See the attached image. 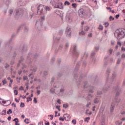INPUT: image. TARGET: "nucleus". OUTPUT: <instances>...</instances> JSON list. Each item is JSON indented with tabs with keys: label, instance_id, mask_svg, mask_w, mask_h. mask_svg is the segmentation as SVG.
<instances>
[{
	"label": "nucleus",
	"instance_id": "obj_59",
	"mask_svg": "<svg viewBox=\"0 0 125 125\" xmlns=\"http://www.w3.org/2000/svg\"><path fill=\"white\" fill-rule=\"evenodd\" d=\"M88 37H92V33H90L89 34H88Z\"/></svg>",
	"mask_w": 125,
	"mask_h": 125
},
{
	"label": "nucleus",
	"instance_id": "obj_38",
	"mask_svg": "<svg viewBox=\"0 0 125 125\" xmlns=\"http://www.w3.org/2000/svg\"><path fill=\"white\" fill-rule=\"evenodd\" d=\"M3 84H6L7 83V82H6V80L4 79L3 81H2Z\"/></svg>",
	"mask_w": 125,
	"mask_h": 125
},
{
	"label": "nucleus",
	"instance_id": "obj_26",
	"mask_svg": "<svg viewBox=\"0 0 125 125\" xmlns=\"http://www.w3.org/2000/svg\"><path fill=\"white\" fill-rule=\"evenodd\" d=\"M84 31H88V30H89V27L87 26H85L84 28Z\"/></svg>",
	"mask_w": 125,
	"mask_h": 125
},
{
	"label": "nucleus",
	"instance_id": "obj_22",
	"mask_svg": "<svg viewBox=\"0 0 125 125\" xmlns=\"http://www.w3.org/2000/svg\"><path fill=\"white\" fill-rule=\"evenodd\" d=\"M26 99H27L26 102L27 103L29 102V101H32V98L31 97H27Z\"/></svg>",
	"mask_w": 125,
	"mask_h": 125
},
{
	"label": "nucleus",
	"instance_id": "obj_40",
	"mask_svg": "<svg viewBox=\"0 0 125 125\" xmlns=\"http://www.w3.org/2000/svg\"><path fill=\"white\" fill-rule=\"evenodd\" d=\"M113 49H110L109 50V52L110 54H112L113 53Z\"/></svg>",
	"mask_w": 125,
	"mask_h": 125
},
{
	"label": "nucleus",
	"instance_id": "obj_58",
	"mask_svg": "<svg viewBox=\"0 0 125 125\" xmlns=\"http://www.w3.org/2000/svg\"><path fill=\"white\" fill-rule=\"evenodd\" d=\"M89 105H91V103L90 102L87 104L86 107H89Z\"/></svg>",
	"mask_w": 125,
	"mask_h": 125
},
{
	"label": "nucleus",
	"instance_id": "obj_24",
	"mask_svg": "<svg viewBox=\"0 0 125 125\" xmlns=\"http://www.w3.org/2000/svg\"><path fill=\"white\" fill-rule=\"evenodd\" d=\"M90 120V118L87 117L84 118V122H87V123H88V121Z\"/></svg>",
	"mask_w": 125,
	"mask_h": 125
},
{
	"label": "nucleus",
	"instance_id": "obj_45",
	"mask_svg": "<svg viewBox=\"0 0 125 125\" xmlns=\"http://www.w3.org/2000/svg\"><path fill=\"white\" fill-rule=\"evenodd\" d=\"M45 12H46L47 10L49 11V7L46 6V7L45 8Z\"/></svg>",
	"mask_w": 125,
	"mask_h": 125
},
{
	"label": "nucleus",
	"instance_id": "obj_1",
	"mask_svg": "<svg viewBox=\"0 0 125 125\" xmlns=\"http://www.w3.org/2000/svg\"><path fill=\"white\" fill-rule=\"evenodd\" d=\"M115 36L118 40H121L123 38H125V29H119L116 30L114 33Z\"/></svg>",
	"mask_w": 125,
	"mask_h": 125
},
{
	"label": "nucleus",
	"instance_id": "obj_11",
	"mask_svg": "<svg viewBox=\"0 0 125 125\" xmlns=\"http://www.w3.org/2000/svg\"><path fill=\"white\" fill-rule=\"evenodd\" d=\"M115 108V104L114 103H112L111 104V107H110V112L111 113H113L114 112V109Z\"/></svg>",
	"mask_w": 125,
	"mask_h": 125
},
{
	"label": "nucleus",
	"instance_id": "obj_35",
	"mask_svg": "<svg viewBox=\"0 0 125 125\" xmlns=\"http://www.w3.org/2000/svg\"><path fill=\"white\" fill-rule=\"evenodd\" d=\"M103 90L104 92H106V91H108V88H103Z\"/></svg>",
	"mask_w": 125,
	"mask_h": 125
},
{
	"label": "nucleus",
	"instance_id": "obj_14",
	"mask_svg": "<svg viewBox=\"0 0 125 125\" xmlns=\"http://www.w3.org/2000/svg\"><path fill=\"white\" fill-rule=\"evenodd\" d=\"M58 8L63 9V3L62 2L60 3L59 5L58 6Z\"/></svg>",
	"mask_w": 125,
	"mask_h": 125
},
{
	"label": "nucleus",
	"instance_id": "obj_31",
	"mask_svg": "<svg viewBox=\"0 0 125 125\" xmlns=\"http://www.w3.org/2000/svg\"><path fill=\"white\" fill-rule=\"evenodd\" d=\"M9 101H10V100L4 101V100H2V103H3V104H5L6 103V102H9Z\"/></svg>",
	"mask_w": 125,
	"mask_h": 125
},
{
	"label": "nucleus",
	"instance_id": "obj_41",
	"mask_svg": "<svg viewBox=\"0 0 125 125\" xmlns=\"http://www.w3.org/2000/svg\"><path fill=\"white\" fill-rule=\"evenodd\" d=\"M23 80H24V81H26V80H28V76H23Z\"/></svg>",
	"mask_w": 125,
	"mask_h": 125
},
{
	"label": "nucleus",
	"instance_id": "obj_56",
	"mask_svg": "<svg viewBox=\"0 0 125 125\" xmlns=\"http://www.w3.org/2000/svg\"><path fill=\"white\" fill-rule=\"evenodd\" d=\"M57 103H58L60 104H61V101L60 100V99L57 100Z\"/></svg>",
	"mask_w": 125,
	"mask_h": 125
},
{
	"label": "nucleus",
	"instance_id": "obj_46",
	"mask_svg": "<svg viewBox=\"0 0 125 125\" xmlns=\"http://www.w3.org/2000/svg\"><path fill=\"white\" fill-rule=\"evenodd\" d=\"M60 121H62V122H64V118L62 117H60L59 118Z\"/></svg>",
	"mask_w": 125,
	"mask_h": 125
},
{
	"label": "nucleus",
	"instance_id": "obj_61",
	"mask_svg": "<svg viewBox=\"0 0 125 125\" xmlns=\"http://www.w3.org/2000/svg\"><path fill=\"white\" fill-rule=\"evenodd\" d=\"M121 50H122V51H125V48L124 47H122V48H121Z\"/></svg>",
	"mask_w": 125,
	"mask_h": 125
},
{
	"label": "nucleus",
	"instance_id": "obj_53",
	"mask_svg": "<svg viewBox=\"0 0 125 125\" xmlns=\"http://www.w3.org/2000/svg\"><path fill=\"white\" fill-rule=\"evenodd\" d=\"M56 109H58V110H59V111L61 110V109H60V106H56Z\"/></svg>",
	"mask_w": 125,
	"mask_h": 125
},
{
	"label": "nucleus",
	"instance_id": "obj_50",
	"mask_svg": "<svg viewBox=\"0 0 125 125\" xmlns=\"http://www.w3.org/2000/svg\"><path fill=\"white\" fill-rule=\"evenodd\" d=\"M8 67H9V65L7 63H6L5 66V69H7V68H8Z\"/></svg>",
	"mask_w": 125,
	"mask_h": 125
},
{
	"label": "nucleus",
	"instance_id": "obj_32",
	"mask_svg": "<svg viewBox=\"0 0 125 125\" xmlns=\"http://www.w3.org/2000/svg\"><path fill=\"white\" fill-rule=\"evenodd\" d=\"M63 108H65V109H67L68 108V104H63Z\"/></svg>",
	"mask_w": 125,
	"mask_h": 125
},
{
	"label": "nucleus",
	"instance_id": "obj_21",
	"mask_svg": "<svg viewBox=\"0 0 125 125\" xmlns=\"http://www.w3.org/2000/svg\"><path fill=\"white\" fill-rule=\"evenodd\" d=\"M7 114L10 115V114H12V110L11 109H9L8 111H7Z\"/></svg>",
	"mask_w": 125,
	"mask_h": 125
},
{
	"label": "nucleus",
	"instance_id": "obj_3",
	"mask_svg": "<svg viewBox=\"0 0 125 125\" xmlns=\"http://www.w3.org/2000/svg\"><path fill=\"white\" fill-rule=\"evenodd\" d=\"M59 91V88L57 87V86H54L52 88H51L50 91L51 93L54 94H58V91Z\"/></svg>",
	"mask_w": 125,
	"mask_h": 125
},
{
	"label": "nucleus",
	"instance_id": "obj_47",
	"mask_svg": "<svg viewBox=\"0 0 125 125\" xmlns=\"http://www.w3.org/2000/svg\"><path fill=\"white\" fill-rule=\"evenodd\" d=\"M116 102H117V103H119V102H121V99H117L116 100Z\"/></svg>",
	"mask_w": 125,
	"mask_h": 125
},
{
	"label": "nucleus",
	"instance_id": "obj_23",
	"mask_svg": "<svg viewBox=\"0 0 125 125\" xmlns=\"http://www.w3.org/2000/svg\"><path fill=\"white\" fill-rule=\"evenodd\" d=\"M122 124H123V122H120V121H117V122L116 123V125H122Z\"/></svg>",
	"mask_w": 125,
	"mask_h": 125
},
{
	"label": "nucleus",
	"instance_id": "obj_34",
	"mask_svg": "<svg viewBox=\"0 0 125 125\" xmlns=\"http://www.w3.org/2000/svg\"><path fill=\"white\" fill-rule=\"evenodd\" d=\"M109 20H110V21H113L115 20V18H113V17H112V16H110L109 17Z\"/></svg>",
	"mask_w": 125,
	"mask_h": 125
},
{
	"label": "nucleus",
	"instance_id": "obj_27",
	"mask_svg": "<svg viewBox=\"0 0 125 125\" xmlns=\"http://www.w3.org/2000/svg\"><path fill=\"white\" fill-rule=\"evenodd\" d=\"M98 102H99V99H98V98H96V99H95V101H94V103H95V104H97V103H98Z\"/></svg>",
	"mask_w": 125,
	"mask_h": 125
},
{
	"label": "nucleus",
	"instance_id": "obj_18",
	"mask_svg": "<svg viewBox=\"0 0 125 125\" xmlns=\"http://www.w3.org/2000/svg\"><path fill=\"white\" fill-rule=\"evenodd\" d=\"M86 115H91L92 113L91 111H89V109H87L86 110Z\"/></svg>",
	"mask_w": 125,
	"mask_h": 125
},
{
	"label": "nucleus",
	"instance_id": "obj_6",
	"mask_svg": "<svg viewBox=\"0 0 125 125\" xmlns=\"http://www.w3.org/2000/svg\"><path fill=\"white\" fill-rule=\"evenodd\" d=\"M71 28L69 27H67L66 30V37L67 38H70L71 37Z\"/></svg>",
	"mask_w": 125,
	"mask_h": 125
},
{
	"label": "nucleus",
	"instance_id": "obj_17",
	"mask_svg": "<svg viewBox=\"0 0 125 125\" xmlns=\"http://www.w3.org/2000/svg\"><path fill=\"white\" fill-rule=\"evenodd\" d=\"M79 35L84 36V35H85V32L83 30H82V31L79 32Z\"/></svg>",
	"mask_w": 125,
	"mask_h": 125
},
{
	"label": "nucleus",
	"instance_id": "obj_43",
	"mask_svg": "<svg viewBox=\"0 0 125 125\" xmlns=\"http://www.w3.org/2000/svg\"><path fill=\"white\" fill-rule=\"evenodd\" d=\"M34 103H38V101L37 100V98H34L33 100Z\"/></svg>",
	"mask_w": 125,
	"mask_h": 125
},
{
	"label": "nucleus",
	"instance_id": "obj_9",
	"mask_svg": "<svg viewBox=\"0 0 125 125\" xmlns=\"http://www.w3.org/2000/svg\"><path fill=\"white\" fill-rule=\"evenodd\" d=\"M64 90L63 88L61 89L60 90L59 89V91H58V94L57 95L59 96H62L63 95V93H64Z\"/></svg>",
	"mask_w": 125,
	"mask_h": 125
},
{
	"label": "nucleus",
	"instance_id": "obj_25",
	"mask_svg": "<svg viewBox=\"0 0 125 125\" xmlns=\"http://www.w3.org/2000/svg\"><path fill=\"white\" fill-rule=\"evenodd\" d=\"M6 114V110H3L2 111V113H1V115H2L3 116H4Z\"/></svg>",
	"mask_w": 125,
	"mask_h": 125
},
{
	"label": "nucleus",
	"instance_id": "obj_4",
	"mask_svg": "<svg viewBox=\"0 0 125 125\" xmlns=\"http://www.w3.org/2000/svg\"><path fill=\"white\" fill-rule=\"evenodd\" d=\"M78 12L81 17H83L86 14V11L83 9H80Z\"/></svg>",
	"mask_w": 125,
	"mask_h": 125
},
{
	"label": "nucleus",
	"instance_id": "obj_8",
	"mask_svg": "<svg viewBox=\"0 0 125 125\" xmlns=\"http://www.w3.org/2000/svg\"><path fill=\"white\" fill-rule=\"evenodd\" d=\"M106 121V118L105 116H103L102 117V119L101 120V124L100 125H105V121Z\"/></svg>",
	"mask_w": 125,
	"mask_h": 125
},
{
	"label": "nucleus",
	"instance_id": "obj_63",
	"mask_svg": "<svg viewBox=\"0 0 125 125\" xmlns=\"http://www.w3.org/2000/svg\"><path fill=\"white\" fill-rule=\"evenodd\" d=\"M18 123H19V121H17L16 122L15 125H20V124H18Z\"/></svg>",
	"mask_w": 125,
	"mask_h": 125
},
{
	"label": "nucleus",
	"instance_id": "obj_44",
	"mask_svg": "<svg viewBox=\"0 0 125 125\" xmlns=\"http://www.w3.org/2000/svg\"><path fill=\"white\" fill-rule=\"evenodd\" d=\"M121 59L119 58L117 62V64H120V63H121Z\"/></svg>",
	"mask_w": 125,
	"mask_h": 125
},
{
	"label": "nucleus",
	"instance_id": "obj_49",
	"mask_svg": "<svg viewBox=\"0 0 125 125\" xmlns=\"http://www.w3.org/2000/svg\"><path fill=\"white\" fill-rule=\"evenodd\" d=\"M15 100L16 102H17V103H19V101H20V98L19 99V100H17V98H16Z\"/></svg>",
	"mask_w": 125,
	"mask_h": 125
},
{
	"label": "nucleus",
	"instance_id": "obj_36",
	"mask_svg": "<svg viewBox=\"0 0 125 125\" xmlns=\"http://www.w3.org/2000/svg\"><path fill=\"white\" fill-rule=\"evenodd\" d=\"M29 121V119H25L24 120V123H26V124H30V122H28Z\"/></svg>",
	"mask_w": 125,
	"mask_h": 125
},
{
	"label": "nucleus",
	"instance_id": "obj_20",
	"mask_svg": "<svg viewBox=\"0 0 125 125\" xmlns=\"http://www.w3.org/2000/svg\"><path fill=\"white\" fill-rule=\"evenodd\" d=\"M104 28V27H103V26H102V25L100 24L99 26V30L102 31V30H103Z\"/></svg>",
	"mask_w": 125,
	"mask_h": 125
},
{
	"label": "nucleus",
	"instance_id": "obj_13",
	"mask_svg": "<svg viewBox=\"0 0 125 125\" xmlns=\"http://www.w3.org/2000/svg\"><path fill=\"white\" fill-rule=\"evenodd\" d=\"M88 56V53L85 52L84 53V55L83 57L82 58V59H86V58Z\"/></svg>",
	"mask_w": 125,
	"mask_h": 125
},
{
	"label": "nucleus",
	"instance_id": "obj_10",
	"mask_svg": "<svg viewBox=\"0 0 125 125\" xmlns=\"http://www.w3.org/2000/svg\"><path fill=\"white\" fill-rule=\"evenodd\" d=\"M63 118L65 120V121H70V119H71V116H70V115H69L68 114H64Z\"/></svg>",
	"mask_w": 125,
	"mask_h": 125
},
{
	"label": "nucleus",
	"instance_id": "obj_28",
	"mask_svg": "<svg viewBox=\"0 0 125 125\" xmlns=\"http://www.w3.org/2000/svg\"><path fill=\"white\" fill-rule=\"evenodd\" d=\"M64 5H70V2L68 1H65L64 2Z\"/></svg>",
	"mask_w": 125,
	"mask_h": 125
},
{
	"label": "nucleus",
	"instance_id": "obj_2",
	"mask_svg": "<svg viewBox=\"0 0 125 125\" xmlns=\"http://www.w3.org/2000/svg\"><path fill=\"white\" fill-rule=\"evenodd\" d=\"M37 12L39 14H41V13H42V14H44L45 13V8H44V6L42 5H39L38 7V11Z\"/></svg>",
	"mask_w": 125,
	"mask_h": 125
},
{
	"label": "nucleus",
	"instance_id": "obj_12",
	"mask_svg": "<svg viewBox=\"0 0 125 125\" xmlns=\"http://www.w3.org/2000/svg\"><path fill=\"white\" fill-rule=\"evenodd\" d=\"M93 90H94L93 86H90L89 87V92H90V93H93Z\"/></svg>",
	"mask_w": 125,
	"mask_h": 125
},
{
	"label": "nucleus",
	"instance_id": "obj_54",
	"mask_svg": "<svg viewBox=\"0 0 125 125\" xmlns=\"http://www.w3.org/2000/svg\"><path fill=\"white\" fill-rule=\"evenodd\" d=\"M122 58H125V53H123L121 56Z\"/></svg>",
	"mask_w": 125,
	"mask_h": 125
},
{
	"label": "nucleus",
	"instance_id": "obj_30",
	"mask_svg": "<svg viewBox=\"0 0 125 125\" xmlns=\"http://www.w3.org/2000/svg\"><path fill=\"white\" fill-rule=\"evenodd\" d=\"M20 106L22 107V108H24V107H25V104L23 103H21L20 104Z\"/></svg>",
	"mask_w": 125,
	"mask_h": 125
},
{
	"label": "nucleus",
	"instance_id": "obj_15",
	"mask_svg": "<svg viewBox=\"0 0 125 125\" xmlns=\"http://www.w3.org/2000/svg\"><path fill=\"white\" fill-rule=\"evenodd\" d=\"M20 14H21V13H20V12H19V10H16L15 15H16V16H17V15H19Z\"/></svg>",
	"mask_w": 125,
	"mask_h": 125
},
{
	"label": "nucleus",
	"instance_id": "obj_42",
	"mask_svg": "<svg viewBox=\"0 0 125 125\" xmlns=\"http://www.w3.org/2000/svg\"><path fill=\"white\" fill-rule=\"evenodd\" d=\"M97 93L98 95H100V94H102V92L101 91H98Z\"/></svg>",
	"mask_w": 125,
	"mask_h": 125
},
{
	"label": "nucleus",
	"instance_id": "obj_16",
	"mask_svg": "<svg viewBox=\"0 0 125 125\" xmlns=\"http://www.w3.org/2000/svg\"><path fill=\"white\" fill-rule=\"evenodd\" d=\"M65 20L68 21V22H70V16L69 15H67L65 17Z\"/></svg>",
	"mask_w": 125,
	"mask_h": 125
},
{
	"label": "nucleus",
	"instance_id": "obj_51",
	"mask_svg": "<svg viewBox=\"0 0 125 125\" xmlns=\"http://www.w3.org/2000/svg\"><path fill=\"white\" fill-rule=\"evenodd\" d=\"M49 117H51L50 120H51V121H52V120H53V115H49Z\"/></svg>",
	"mask_w": 125,
	"mask_h": 125
},
{
	"label": "nucleus",
	"instance_id": "obj_19",
	"mask_svg": "<svg viewBox=\"0 0 125 125\" xmlns=\"http://www.w3.org/2000/svg\"><path fill=\"white\" fill-rule=\"evenodd\" d=\"M28 76L30 78L31 80H33V79H34V75H33V73H30Z\"/></svg>",
	"mask_w": 125,
	"mask_h": 125
},
{
	"label": "nucleus",
	"instance_id": "obj_39",
	"mask_svg": "<svg viewBox=\"0 0 125 125\" xmlns=\"http://www.w3.org/2000/svg\"><path fill=\"white\" fill-rule=\"evenodd\" d=\"M72 124H73V125H76V124H77V122L76 121V120H73L72 121Z\"/></svg>",
	"mask_w": 125,
	"mask_h": 125
},
{
	"label": "nucleus",
	"instance_id": "obj_7",
	"mask_svg": "<svg viewBox=\"0 0 125 125\" xmlns=\"http://www.w3.org/2000/svg\"><path fill=\"white\" fill-rule=\"evenodd\" d=\"M42 25V20H38L37 21L36 23V27H41V26Z\"/></svg>",
	"mask_w": 125,
	"mask_h": 125
},
{
	"label": "nucleus",
	"instance_id": "obj_60",
	"mask_svg": "<svg viewBox=\"0 0 125 125\" xmlns=\"http://www.w3.org/2000/svg\"><path fill=\"white\" fill-rule=\"evenodd\" d=\"M37 94H38V95H40V94H41V90H37Z\"/></svg>",
	"mask_w": 125,
	"mask_h": 125
},
{
	"label": "nucleus",
	"instance_id": "obj_37",
	"mask_svg": "<svg viewBox=\"0 0 125 125\" xmlns=\"http://www.w3.org/2000/svg\"><path fill=\"white\" fill-rule=\"evenodd\" d=\"M9 14H12L13 13V10L10 9L9 10Z\"/></svg>",
	"mask_w": 125,
	"mask_h": 125
},
{
	"label": "nucleus",
	"instance_id": "obj_62",
	"mask_svg": "<svg viewBox=\"0 0 125 125\" xmlns=\"http://www.w3.org/2000/svg\"><path fill=\"white\" fill-rule=\"evenodd\" d=\"M116 73H113L112 74V78H115L116 77Z\"/></svg>",
	"mask_w": 125,
	"mask_h": 125
},
{
	"label": "nucleus",
	"instance_id": "obj_5",
	"mask_svg": "<svg viewBox=\"0 0 125 125\" xmlns=\"http://www.w3.org/2000/svg\"><path fill=\"white\" fill-rule=\"evenodd\" d=\"M72 49V50L73 51V53H74V54H75V55H79V51L78 50H77V47L76 46V44H73L72 45L71 50Z\"/></svg>",
	"mask_w": 125,
	"mask_h": 125
},
{
	"label": "nucleus",
	"instance_id": "obj_29",
	"mask_svg": "<svg viewBox=\"0 0 125 125\" xmlns=\"http://www.w3.org/2000/svg\"><path fill=\"white\" fill-rule=\"evenodd\" d=\"M14 93H15V95H18V90H14Z\"/></svg>",
	"mask_w": 125,
	"mask_h": 125
},
{
	"label": "nucleus",
	"instance_id": "obj_64",
	"mask_svg": "<svg viewBox=\"0 0 125 125\" xmlns=\"http://www.w3.org/2000/svg\"><path fill=\"white\" fill-rule=\"evenodd\" d=\"M17 121L18 120V118H15L13 120L14 122H15V123H16V122H17Z\"/></svg>",
	"mask_w": 125,
	"mask_h": 125
},
{
	"label": "nucleus",
	"instance_id": "obj_55",
	"mask_svg": "<svg viewBox=\"0 0 125 125\" xmlns=\"http://www.w3.org/2000/svg\"><path fill=\"white\" fill-rule=\"evenodd\" d=\"M33 72H36L37 71V67H35L33 69H31Z\"/></svg>",
	"mask_w": 125,
	"mask_h": 125
},
{
	"label": "nucleus",
	"instance_id": "obj_48",
	"mask_svg": "<svg viewBox=\"0 0 125 125\" xmlns=\"http://www.w3.org/2000/svg\"><path fill=\"white\" fill-rule=\"evenodd\" d=\"M94 56V52H92L91 54V57L92 58H93V57Z\"/></svg>",
	"mask_w": 125,
	"mask_h": 125
},
{
	"label": "nucleus",
	"instance_id": "obj_57",
	"mask_svg": "<svg viewBox=\"0 0 125 125\" xmlns=\"http://www.w3.org/2000/svg\"><path fill=\"white\" fill-rule=\"evenodd\" d=\"M72 6L75 8V7L77 6V5L75 3H72Z\"/></svg>",
	"mask_w": 125,
	"mask_h": 125
},
{
	"label": "nucleus",
	"instance_id": "obj_33",
	"mask_svg": "<svg viewBox=\"0 0 125 125\" xmlns=\"http://www.w3.org/2000/svg\"><path fill=\"white\" fill-rule=\"evenodd\" d=\"M110 72H111V69H110V68H108L106 71V74H107V75H109L108 74H110Z\"/></svg>",
	"mask_w": 125,
	"mask_h": 125
},
{
	"label": "nucleus",
	"instance_id": "obj_52",
	"mask_svg": "<svg viewBox=\"0 0 125 125\" xmlns=\"http://www.w3.org/2000/svg\"><path fill=\"white\" fill-rule=\"evenodd\" d=\"M117 44H118V45H120V46H122V43H121L120 42H117Z\"/></svg>",
	"mask_w": 125,
	"mask_h": 125
}]
</instances>
